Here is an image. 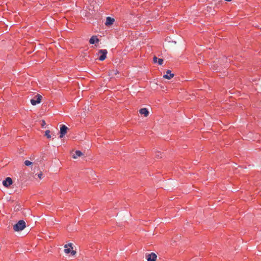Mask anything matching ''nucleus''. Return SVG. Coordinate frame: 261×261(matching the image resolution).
Masks as SVG:
<instances>
[{
	"label": "nucleus",
	"instance_id": "obj_1",
	"mask_svg": "<svg viewBox=\"0 0 261 261\" xmlns=\"http://www.w3.org/2000/svg\"><path fill=\"white\" fill-rule=\"evenodd\" d=\"M26 227V224L24 220H20L15 224L13 226V229L15 231H19L24 229Z\"/></svg>",
	"mask_w": 261,
	"mask_h": 261
},
{
	"label": "nucleus",
	"instance_id": "obj_2",
	"mask_svg": "<svg viewBox=\"0 0 261 261\" xmlns=\"http://www.w3.org/2000/svg\"><path fill=\"white\" fill-rule=\"evenodd\" d=\"M33 174V176L35 178H37V177L39 179L42 178V171L38 166H35L34 167Z\"/></svg>",
	"mask_w": 261,
	"mask_h": 261
},
{
	"label": "nucleus",
	"instance_id": "obj_3",
	"mask_svg": "<svg viewBox=\"0 0 261 261\" xmlns=\"http://www.w3.org/2000/svg\"><path fill=\"white\" fill-rule=\"evenodd\" d=\"M42 96L39 94L36 95L33 99L31 100V103L32 105L35 106L41 102Z\"/></svg>",
	"mask_w": 261,
	"mask_h": 261
},
{
	"label": "nucleus",
	"instance_id": "obj_4",
	"mask_svg": "<svg viewBox=\"0 0 261 261\" xmlns=\"http://www.w3.org/2000/svg\"><path fill=\"white\" fill-rule=\"evenodd\" d=\"M108 51L106 49H100L99 50L98 54H100V56L99 57V60L100 61H103L107 57V54Z\"/></svg>",
	"mask_w": 261,
	"mask_h": 261
},
{
	"label": "nucleus",
	"instance_id": "obj_5",
	"mask_svg": "<svg viewBox=\"0 0 261 261\" xmlns=\"http://www.w3.org/2000/svg\"><path fill=\"white\" fill-rule=\"evenodd\" d=\"M68 129V128L65 125H61L60 130V138H63L67 134Z\"/></svg>",
	"mask_w": 261,
	"mask_h": 261
},
{
	"label": "nucleus",
	"instance_id": "obj_6",
	"mask_svg": "<svg viewBox=\"0 0 261 261\" xmlns=\"http://www.w3.org/2000/svg\"><path fill=\"white\" fill-rule=\"evenodd\" d=\"M146 257L147 261H156L157 256L154 253L146 254Z\"/></svg>",
	"mask_w": 261,
	"mask_h": 261
},
{
	"label": "nucleus",
	"instance_id": "obj_7",
	"mask_svg": "<svg viewBox=\"0 0 261 261\" xmlns=\"http://www.w3.org/2000/svg\"><path fill=\"white\" fill-rule=\"evenodd\" d=\"M13 184V180L11 177H7L3 181V184L5 187H9Z\"/></svg>",
	"mask_w": 261,
	"mask_h": 261
},
{
	"label": "nucleus",
	"instance_id": "obj_8",
	"mask_svg": "<svg viewBox=\"0 0 261 261\" xmlns=\"http://www.w3.org/2000/svg\"><path fill=\"white\" fill-rule=\"evenodd\" d=\"M72 245V243H69L68 244L65 245L64 252L65 253L69 254V253L71 252V249H73Z\"/></svg>",
	"mask_w": 261,
	"mask_h": 261
},
{
	"label": "nucleus",
	"instance_id": "obj_9",
	"mask_svg": "<svg viewBox=\"0 0 261 261\" xmlns=\"http://www.w3.org/2000/svg\"><path fill=\"white\" fill-rule=\"evenodd\" d=\"M174 75V73H171V71L170 70H168L166 71V74L164 75V79H166L168 80H170L172 78Z\"/></svg>",
	"mask_w": 261,
	"mask_h": 261
},
{
	"label": "nucleus",
	"instance_id": "obj_10",
	"mask_svg": "<svg viewBox=\"0 0 261 261\" xmlns=\"http://www.w3.org/2000/svg\"><path fill=\"white\" fill-rule=\"evenodd\" d=\"M114 21H115L114 18H111L110 17H107L105 24L106 25H111L114 23Z\"/></svg>",
	"mask_w": 261,
	"mask_h": 261
},
{
	"label": "nucleus",
	"instance_id": "obj_11",
	"mask_svg": "<svg viewBox=\"0 0 261 261\" xmlns=\"http://www.w3.org/2000/svg\"><path fill=\"white\" fill-rule=\"evenodd\" d=\"M139 113L141 115H143L145 117L148 116L149 112L146 108H142L139 110Z\"/></svg>",
	"mask_w": 261,
	"mask_h": 261
},
{
	"label": "nucleus",
	"instance_id": "obj_12",
	"mask_svg": "<svg viewBox=\"0 0 261 261\" xmlns=\"http://www.w3.org/2000/svg\"><path fill=\"white\" fill-rule=\"evenodd\" d=\"M98 41L99 39L95 36H93L89 40V43L91 44H94L95 42H98Z\"/></svg>",
	"mask_w": 261,
	"mask_h": 261
},
{
	"label": "nucleus",
	"instance_id": "obj_13",
	"mask_svg": "<svg viewBox=\"0 0 261 261\" xmlns=\"http://www.w3.org/2000/svg\"><path fill=\"white\" fill-rule=\"evenodd\" d=\"M83 155V153L80 151V150H76L75 152V153H74L73 155H72V157L74 158V159H76L77 158L78 156H81Z\"/></svg>",
	"mask_w": 261,
	"mask_h": 261
},
{
	"label": "nucleus",
	"instance_id": "obj_14",
	"mask_svg": "<svg viewBox=\"0 0 261 261\" xmlns=\"http://www.w3.org/2000/svg\"><path fill=\"white\" fill-rule=\"evenodd\" d=\"M50 131L49 130H46L45 132V136H46L47 138H50L51 137V136L49 134Z\"/></svg>",
	"mask_w": 261,
	"mask_h": 261
},
{
	"label": "nucleus",
	"instance_id": "obj_15",
	"mask_svg": "<svg viewBox=\"0 0 261 261\" xmlns=\"http://www.w3.org/2000/svg\"><path fill=\"white\" fill-rule=\"evenodd\" d=\"M118 73V71L117 70H113L110 72V75H116Z\"/></svg>",
	"mask_w": 261,
	"mask_h": 261
},
{
	"label": "nucleus",
	"instance_id": "obj_16",
	"mask_svg": "<svg viewBox=\"0 0 261 261\" xmlns=\"http://www.w3.org/2000/svg\"><path fill=\"white\" fill-rule=\"evenodd\" d=\"M163 60L162 59H159L158 61V64L159 65H162L163 63Z\"/></svg>",
	"mask_w": 261,
	"mask_h": 261
},
{
	"label": "nucleus",
	"instance_id": "obj_17",
	"mask_svg": "<svg viewBox=\"0 0 261 261\" xmlns=\"http://www.w3.org/2000/svg\"><path fill=\"white\" fill-rule=\"evenodd\" d=\"M158 58L156 57H153V61L154 63H156L158 62Z\"/></svg>",
	"mask_w": 261,
	"mask_h": 261
},
{
	"label": "nucleus",
	"instance_id": "obj_18",
	"mask_svg": "<svg viewBox=\"0 0 261 261\" xmlns=\"http://www.w3.org/2000/svg\"><path fill=\"white\" fill-rule=\"evenodd\" d=\"M70 253H71V254L72 255H75L76 254V251H74V250H72V251H71Z\"/></svg>",
	"mask_w": 261,
	"mask_h": 261
},
{
	"label": "nucleus",
	"instance_id": "obj_19",
	"mask_svg": "<svg viewBox=\"0 0 261 261\" xmlns=\"http://www.w3.org/2000/svg\"><path fill=\"white\" fill-rule=\"evenodd\" d=\"M45 124V122L44 120H42L41 125L43 127Z\"/></svg>",
	"mask_w": 261,
	"mask_h": 261
},
{
	"label": "nucleus",
	"instance_id": "obj_20",
	"mask_svg": "<svg viewBox=\"0 0 261 261\" xmlns=\"http://www.w3.org/2000/svg\"><path fill=\"white\" fill-rule=\"evenodd\" d=\"M158 153L159 154H156V156H158L160 157V158H162V156H161L162 153H161V152H158Z\"/></svg>",
	"mask_w": 261,
	"mask_h": 261
},
{
	"label": "nucleus",
	"instance_id": "obj_21",
	"mask_svg": "<svg viewBox=\"0 0 261 261\" xmlns=\"http://www.w3.org/2000/svg\"><path fill=\"white\" fill-rule=\"evenodd\" d=\"M24 163H33L32 162L29 161L28 160H26L24 161Z\"/></svg>",
	"mask_w": 261,
	"mask_h": 261
},
{
	"label": "nucleus",
	"instance_id": "obj_22",
	"mask_svg": "<svg viewBox=\"0 0 261 261\" xmlns=\"http://www.w3.org/2000/svg\"><path fill=\"white\" fill-rule=\"evenodd\" d=\"M26 166H30V165H31L32 164H25Z\"/></svg>",
	"mask_w": 261,
	"mask_h": 261
}]
</instances>
